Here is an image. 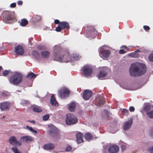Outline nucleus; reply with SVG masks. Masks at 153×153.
Segmentation results:
<instances>
[{
  "label": "nucleus",
  "mask_w": 153,
  "mask_h": 153,
  "mask_svg": "<svg viewBox=\"0 0 153 153\" xmlns=\"http://www.w3.org/2000/svg\"><path fill=\"white\" fill-rule=\"evenodd\" d=\"M54 48L52 56L53 60L65 62L70 61V55L68 51L59 46H56Z\"/></svg>",
  "instance_id": "nucleus-1"
},
{
  "label": "nucleus",
  "mask_w": 153,
  "mask_h": 153,
  "mask_svg": "<svg viewBox=\"0 0 153 153\" xmlns=\"http://www.w3.org/2000/svg\"><path fill=\"white\" fill-rule=\"evenodd\" d=\"M147 70L146 65L143 64L137 63L132 64L129 69L130 76H139L145 74Z\"/></svg>",
  "instance_id": "nucleus-2"
},
{
  "label": "nucleus",
  "mask_w": 153,
  "mask_h": 153,
  "mask_svg": "<svg viewBox=\"0 0 153 153\" xmlns=\"http://www.w3.org/2000/svg\"><path fill=\"white\" fill-rule=\"evenodd\" d=\"M22 79V75L20 73H14L8 78L10 82L14 85H17L20 83Z\"/></svg>",
  "instance_id": "nucleus-3"
},
{
  "label": "nucleus",
  "mask_w": 153,
  "mask_h": 153,
  "mask_svg": "<svg viewBox=\"0 0 153 153\" xmlns=\"http://www.w3.org/2000/svg\"><path fill=\"white\" fill-rule=\"evenodd\" d=\"M78 120L77 117L73 114L69 113L66 114L65 122L68 125H71L76 123Z\"/></svg>",
  "instance_id": "nucleus-4"
},
{
  "label": "nucleus",
  "mask_w": 153,
  "mask_h": 153,
  "mask_svg": "<svg viewBox=\"0 0 153 153\" xmlns=\"http://www.w3.org/2000/svg\"><path fill=\"white\" fill-rule=\"evenodd\" d=\"M49 134L53 135L54 138L58 139L59 138V132L57 128L53 125H50L48 126Z\"/></svg>",
  "instance_id": "nucleus-5"
},
{
  "label": "nucleus",
  "mask_w": 153,
  "mask_h": 153,
  "mask_svg": "<svg viewBox=\"0 0 153 153\" xmlns=\"http://www.w3.org/2000/svg\"><path fill=\"white\" fill-rule=\"evenodd\" d=\"M70 27V25L68 22L65 21L61 22L58 25V26L56 28L55 30L58 32H60L63 29H69Z\"/></svg>",
  "instance_id": "nucleus-6"
},
{
  "label": "nucleus",
  "mask_w": 153,
  "mask_h": 153,
  "mask_svg": "<svg viewBox=\"0 0 153 153\" xmlns=\"http://www.w3.org/2000/svg\"><path fill=\"white\" fill-rule=\"evenodd\" d=\"M70 94L69 90L66 88H64L60 90L58 92L59 96L62 98L68 97Z\"/></svg>",
  "instance_id": "nucleus-7"
},
{
  "label": "nucleus",
  "mask_w": 153,
  "mask_h": 153,
  "mask_svg": "<svg viewBox=\"0 0 153 153\" xmlns=\"http://www.w3.org/2000/svg\"><path fill=\"white\" fill-rule=\"evenodd\" d=\"M83 74L85 76H90L93 71L92 68L90 66L85 65L83 67L82 69Z\"/></svg>",
  "instance_id": "nucleus-8"
},
{
  "label": "nucleus",
  "mask_w": 153,
  "mask_h": 153,
  "mask_svg": "<svg viewBox=\"0 0 153 153\" xmlns=\"http://www.w3.org/2000/svg\"><path fill=\"white\" fill-rule=\"evenodd\" d=\"M8 141L12 145H16L17 146H20L22 144L21 142L17 141L16 137L14 136L10 137Z\"/></svg>",
  "instance_id": "nucleus-9"
},
{
  "label": "nucleus",
  "mask_w": 153,
  "mask_h": 153,
  "mask_svg": "<svg viewBox=\"0 0 153 153\" xmlns=\"http://www.w3.org/2000/svg\"><path fill=\"white\" fill-rule=\"evenodd\" d=\"M10 106V103L5 102L0 103V108L2 111H5L9 109Z\"/></svg>",
  "instance_id": "nucleus-10"
},
{
  "label": "nucleus",
  "mask_w": 153,
  "mask_h": 153,
  "mask_svg": "<svg viewBox=\"0 0 153 153\" xmlns=\"http://www.w3.org/2000/svg\"><path fill=\"white\" fill-rule=\"evenodd\" d=\"M15 52L17 54L22 55L24 53V50L21 45H18L15 48Z\"/></svg>",
  "instance_id": "nucleus-11"
},
{
  "label": "nucleus",
  "mask_w": 153,
  "mask_h": 153,
  "mask_svg": "<svg viewBox=\"0 0 153 153\" xmlns=\"http://www.w3.org/2000/svg\"><path fill=\"white\" fill-rule=\"evenodd\" d=\"M92 94V91L88 90H86L83 93V97L85 100H87L91 97Z\"/></svg>",
  "instance_id": "nucleus-12"
},
{
  "label": "nucleus",
  "mask_w": 153,
  "mask_h": 153,
  "mask_svg": "<svg viewBox=\"0 0 153 153\" xmlns=\"http://www.w3.org/2000/svg\"><path fill=\"white\" fill-rule=\"evenodd\" d=\"M2 15L3 17L8 20H13V16L9 12L7 11L4 12Z\"/></svg>",
  "instance_id": "nucleus-13"
},
{
  "label": "nucleus",
  "mask_w": 153,
  "mask_h": 153,
  "mask_svg": "<svg viewBox=\"0 0 153 153\" xmlns=\"http://www.w3.org/2000/svg\"><path fill=\"white\" fill-rule=\"evenodd\" d=\"M20 140L23 142L29 143L33 140V137L30 136H25L21 137Z\"/></svg>",
  "instance_id": "nucleus-14"
},
{
  "label": "nucleus",
  "mask_w": 153,
  "mask_h": 153,
  "mask_svg": "<svg viewBox=\"0 0 153 153\" xmlns=\"http://www.w3.org/2000/svg\"><path fill=\"white\" fill-rule=\"evenodd\" d=\"M133 122L132 119H131L128 121L125 122L123 126V128L125 130L129 129L131 127Z\"/></svg>",
  "instance_id": "nucleus-15"
},
{
  "label": "nucleus",
  "mask_w": 153,
  "mask_h": 153,
  "mask_svg": "<svg viewBox=\"0 0 153 153\" xmlns=\"http://www.w3.org/2000/svg\"><path fill=\"white\" fill-rule=\"evenodd\" d=\"M83 134L82 133L78 132L76 134V137L77 143L79 144L83 142L82 138Z\"/></svg>",
  "instance_id": "nucleus-16"
},
{
  "label": "nucleus",
  "mask_w": 153,
  "mask_h": 153,
  "mask_svg": "<svg viewBox=\"0 0 153 153\" xmlns=\"http://www.w3.org/2000/svg\"><path fill=\"white\" fill-rule=\"evenodd\" d=\"M119 150L118 147L114 145L111 146L108 149V151L110 153H117Z\"/></svg>",
  "instance_id": "nucleus-17"
},
{
  "label": "nucleus",
  "mask_w": 153,
  "mask_h": 153,
  "mask_svg": "<svg viewBox=\"0 0 153 153\" xmlns=\"http://www.w3.org/2000/svg\"><path fill=\"white\" fill-rule=\"evenodd\" d=\"M107 74V70L105 68H103L101 70L98 75L99 78H101L105 77Z\"/></svg>",
  "instance_id": "nucleus-18"
},
{
  "label": "nucleus",
  "mask_w": 153,
  "mask_h": 153,
  "mask_svg": "<svg viewBox=\"0 0 153 153\" xmlns=\"http://www.w3.org/2000/svg\"><path fill=\"white\" fill-rule=\"evenodd\" d=\"M111 51L109 50H105L102 51L100 53V56L102 58H107L110 56Z\"/></svg>",
  "instance_id": "nucleus-19"
},
{
  "label": "nucleus",
  "mask_w": 153,
  "mask_h": 153,
  "mask_svg": "<svg viewBox=\"0 0 153 153\" xmlns=\"http://www.w3.org/2000/svg\"><path fill=\"white\" fill-rule=\"evenodd\" d=\"M54 145L53 143H49L45 144L43 148L45 150H52L54 148Z\"/></svg>",
  "instance_id": "nucleus-20"
},
{
  "label": "nucleus",
  "mask_w": 153,
  "mask_h": 153,
  "mask_svg": "<svg viewBox=\"0 0 153 153\" xmlns=\"http://www.w3.org/2000/svg\"><path fill=\"white\" fill-rule=\"evenodd\" d=\"M88 33L91 35L94 34H97V31L94 28V27L92 26H90L88 27Z\"/></svg>",
  "instance_id": "nucleus-21"
},
{
  "label": "nucleus",
  "mask_w": 153,
  "mask_h": 153,
  "mask_svg": "<svg viewBox=\"0 0 153 153\" xmlns=\"http://www.w3.org/2000/svg\"><path fill=\"white\" fill-rule=\"evenodd\" d=\"M76 104L75 102H72L70 104L68 107V109L71 112H74L75 111Z\"/></svg>",
  "instance_id": "nucleus-22"
},
{
  "label": "nucleus",
  "mask_w": 153,
  "mask_h": 153,
  "mask_svg": "<svg viewBox=\"0 0 153 153\" xmlns=\"http://www.w3.org/2000/svg\"><path fill=\"white\" fill-rule=\"evenodd\" d=\"M33 56L35 59L38 60L41 59L39 53L36 51H34L32 52Z\"/></svg>",
  "instance_id": "nucleus-23"
},
{
  "label": "nucleus",
  "mask_w": 153,
  "mask_h": 153,
  "mask_svg": "<svg viewBox=\"0 0 153 153\" xmlns=\"http://www.w3.org/2000/svg\"><path fill=\"white\" fill-rule=\"evenodd\" d=\"M19 24L20 26L24 27L26 26L28 24V21L25 19H23L21 20L20 21H19Z\"/></svg>",
  "instance_id": "nucleus-24"
},
{
  "label": "nucleus",
  "mask_w": 153,
  "mask_h": 153,
  "mask_svg": "<svg viewBox=\"0 0 153 153\" xmlns=\"http://www.w3.org/2000/svg\"><path fill=\"white\" fill-rule=\"evenodd\" d=\"M50 102L53 105L56 106V105L57 104V102L53 95H52L51 96Z\"/></svg>",
  "instance_id": "nucleus-25"
},
{
  "label": "nucleus",
  "mask_w": 153,
  "mask_h": 153,
  "mask_svg": "<svg viewBox=\"0 0 153 153\" xmlns=\"http://www.w3.org/2000/svg\"><path fill=\"white\" fill-rule=\"evenodd\" d=\"M41 54L42 57L48 58L50 55L49 52L43 51L41 52Z\"/></svg>",
  "instance_id": "nucleus-26"
},
{
  "label": "nucleus",
  "mask_w": 153,
  "mask_h": 153,
  "mask_svg": "<svg viewBox=\"0 0 153 153\" xmlns=\"http://www.w3.org/2000/svg\"><path fill=\"white\" fill-rule=\"evenodd\" d=\"M84 136L85 139L88 140L91 139L93 137V136L92 134L89 132L85 134Z\"/></svg>",
  "instance_id": "nucleus-27"
},
{
  "label": "nucleus",
  "mask_w": 153,
  "mask_h": 153,
  "mask_svg": "<svg viewBox=\"0 0 153 153\" xmlns=\"http://www.w3.org/2000/svg\"><path fill=\"white\" fill-rule=\"evenodd\" d=\"M41 17L38 15H36L34 17L32 18V19L33 22L39 21L41 20Z\"/></svg>",
  "instance_id": "nucleus-28"
},
{
  "label": "nucleus",
  "mask_w": 153,
  "mask_h": 153,
  "mask_svg": "<svg viewBox=\"0 0 153 153\" xmlns=\"http://www.w3.org/2000/svg\"><path fill=\"white\" fill-rule=\"evenodd\" d=\"M36 75L34 74L32 72H30L28 74V75L27 76V78H28L29 79H31L33 78H35L36 77Z\"/></svg>",
  "instance_id": "nucleus-29"
},
{
  "label": "nucleus",
  "mask_w": 153,
  "mask_h": 153,
  "mask_svg": "<svg viewBox=\"0 0 153 153\" xmlns=\"http://www.w3.org/2000/svg\"><path fill=\"white\" fill-rule=\"evenodd\" d=\"M151 105L149 104H147L145 105L143 110L147 113V112H149V111L151 110Z\"/></svg>",
  "instance_id": "nucleus-30"
},
{
  "label": "nucleus",
  "mask_w": 153,
  "mask_h": 153,
  "mask_svg": "<svg viewBox=\"0 0 153 153\" xmlns=\"http://www.w3.org/2000/svg\"><path fill=\"white\" fill-rule=\"evenodd\" d=\"M33 111L37 112H40L42 111V110L38 106L33 107Z\"/></svg>",
  "instance_id": "nucleus-31"
},
{
  "label": "nucleus",
  "mask_w": 153,
  "mask_h": 153,
  "mask_svg": "<svg viewBox=\"0 0 153 153\" xmlns=\"http://www.w3.org/2000/svg\"><path fill=\"white\" fill-rule=\"evenodd\" d=\"M11 149L14 153H21L20 151H19L18 148L16 146L12 147Z\"/></svg>",
  "instance_id": "nucleus-32"
},
{
  "label": "nucleus",
  "mask_w": 153,
  "mask_h": 153,
  "mask_svg": "<svg viewBox=\"0 0 153 153\" xmlns=\"http://www.w3.org/2000/svg\"><path fill=\"white\" fill-rule=\"evenodd\" d=\"M26 127L27 129H28L31 132L34 133L36 134H37V131L36 130L33 129L32 127H30L28 126H27Z\"/></svg>",
  "instance_id": "nucleus-33"
},
{
  "label": "nucleus",
  "mask_w": 153,
  "mask_h": 153,
  "mask_svg": "<svg viewBox=\"0 0 153 153\" xmlns=\"http://www.w3.org/2000/svg\"><path fill=\"white\" fill-rule=\"evenodd\" d=\"M147 116L151 118H153V110H152L146 113Z\"/></svg>",
  "instance_id": "nucleus-34"
},
{
  "label": "nucleus",
  "mask_w": 153,
  "mask_h": 153,
  "mask_svg": "<svg viewBox=\"0 0 153 153\" xmlns=\"http://www.w3.org/2000/svg\"><path fill=\"white\" fill-rule=\"evenodd\" d=\"M129 56L131 57L137 58L138 57L139 55L135 52H134L129 54Z\"/></svg>",
  "instance_id": "nucleus-35"
},
{
  "label": "nucleus",
  "mask_w": 153,
  "mask_h": 153,
  "mask_svg": "<svg viewBox=\"0 0 153 153\" xmlns=\"http://www.w3.org/2000/svg\"><path fill=\"white\" fill-rule=\"evenodd\" d=\"M37 48L38 50H42L46 49V47L45 46L41 45H38Z\"/></svg>",
  "instance_id": "nucleus-36"
},
{
  "label": "nucleus",
  "mask_w": 153,
  "mask_h": 153,
  "mask_svg": "<svg viewBox=\"0 0 153 153\" xmlns=\"http://www.w3.org/2000/svg\"><path fill=\"white\" fill-rule=\"evenodd\" d=\"M122 113L124 115H128L129 113V111L127 109L124 108L122 111Z\"/></svg>",
  "instance_id": "nucleus-37"
},
{
  "label": "nucleus",
  "mask_w": 153,
  "mask_h": 153,
  "mask_svg": "<svg viewBox=\"0 0 153 153\" xmlns=\"http://www.w3.org/2000/svg\"><path fill=\"white\" fill-rule=\"evenodd\" d=\"M10 71L5 70L4 71L3 73V74L4 76H6L8 75L9 73L10 72Z\"/></svg>",
  "instance_id": "nucleus-38"
},
{
  "label": "nucleus",
  "mask_w": 153,
  "mask_h": 153,
  "mask_svg": "<svg viewBox=\"0 0 153 153\" xmlns=\"http://www.w3.org/2000/svg\"><path fill=\"white\" fill-rule=\"evenodd\" d=\"M49 117V114H46L43 116L42 119L44 121H46L48 120Z\"/></svg>",
  "instance_id": "nucleus-39"
},
{
  "label": "nucleus",
  "mask_w": 153,
  "mask_h": 153,
  "mask_svg": "<svg viewBox=\"0 0 153 153\" xmlns=\"http://www.w3.org/2000/svg\"><path fill=\"white\" fill-rule=\"evenodd\" d=\"M149 60L151 62H153V53H151L149 57Z\"/></svg>",
  "instance_id": "nucleus-40"
},
{
  "label": "nucleus",
  "mask_w": 153,
  "mask_h": 153,
  "mask_svg": "<svg viewBox=\"0 0 153 153\" xmlns=\"http://www.w3.org/2000/svg\"><path fill=\"white\" fill-rule=\"evenodd\" d=\"M72 147L71 146L69 145L67 146L65 149V150L68 152H69L71 150Z\"/></svg>",
  "instance_id": "nucleus-41"
},
{
  "label": "nucleus",
  "mask_w": 153,
  "mask_h": 153,
  "mask_svg": "<svg viewBox=\"0 0 153 153\" xmlns=\"http://www.w3.org/2000/svg\"><path fill=\"white\" fill-rule=\"evenodd\" d=\"M104 112L105 114V115L107 116V117H109L110 114L108 112V110L105 109L104 110Z\"/></svg>",
  "instance_id": "nucleus-42"
},
{
  "label": "nucleus",
  "mask_w": 153,
  "mask_h": 153,
  "mask_svg": "<svg viewBox=\"0 0 153 153\" xmlns=\"http://www.w3.org/2000/svg\"><path fill=\"white\" fill-rule=\"evenodd\" d=\"M143 27L144 29L146 31L149 30L150 29V27L149 26L147 25L144 26Z\"/></svg>",
  "instance_id": "nucleus-43"
},
{
  "label": "nucleus",
  "mask_w": 153,
  "mask_h": 153,
  "mask_svg": "<svg viewBox=\"0 0 153 153\" xmlns=\"http://www.w3.org/2000/svg\"><path fill=\"white\" fill-rule=\"evenodd\" d=\"M74 58L76 60H78L80 58V56L79 55H74Z\"/></svg>",
  "instance_id": "nucleus-44"
},
{
  "label": "nucleus",
  "mask_w": 153,
  "mask_h": 153,
  "mask_svg": "<svg viewBox=\"0 0 153 153\" xmlns=\"http://www.w3.org/2000/svg\"><path fill=\"white\" fill-rule=\"evenodd\" d=\"M121 149L122 151H123L126 148V146L124 145H122L121 146Z\"/></svg>",
  "instance_id": "nucleus-45"
},
{
  "label": "nucleus",
  "mask_w": 153,
  "mask_h": 153,
  "mask_svg": "<svg viewBox=\"0 0 153 153\" xmlns=\"http://www.w3.org/2000/svg\"><path fill=\"white\" fill-rule=\"evenodd\" d=\"M16 6V4L15 3H13L10 4V7L11 8H14Z\"/></svg>",
  "instance_id": "nucleus-46"
},
{
  "label": "nucleus",
  "mask_w": 153,
  "mask_h": 153,
  "mask_svg": "<svg viewBox=\"0 0 153 153\" xmlns=\"http://www.w3.org/2000/svg\"><path fill=\"white\" fill-rule=\"evenodd\" d=\"M134 108L133 106H131L129 108V110L131 112H133L134 111Z\"/></svg>",
  "instance_id": "nucleus-47"
},
{
  "label": "nucleus",
  "mask_w": 153,
  "mask_h": 153,
  "mask_svg": "<svg viewBox=\"0 0 153 153\" xmlns=\"http://www.w3.org/2000/svg\"><path fill=\"white\" fill-rule=\"evenodd\" d=\"M104 103V101L103 100H101L99 101V103L100 105H103Z\"/></svg>",
  "instance_id": "nucleus-48"
},
{
  "label": "nucleus",
  "mask_w": 153,
  "mask_h": 153,
  "mask_svg": "<svg viewBox=\"0 0 153 153\" xmlns=\"http://www.w3.org/2000/svg\"><path fill=\"white\" fill-rule=\"evenodd\" d=\"M126 51H125L124 50L121 49L119 51V53L120 54H123L126 53Z\"/></svg>",
  "instance_id": "nucleus-49"
},
{
  "label": "nucleus",
  "mask_w": 153,
  "mask_h": 153,
  "mask_svg": "<svg viewBox=\"0 0 153 153\" xmlns=\"http://www.w3.org/2000/svg\"><path fill=\"white\" fill-rule=\"evenodd\" d=\"M148 150L150 151L151 153H153V146L152 147H149L148 149Z\"/></svg>",
  "instance_id": "nucleus-50"
},
{
  "label": "nucleus",
  "mask_w": 153,
  "mask_h": 153,
  "mask_svg": "<svg viewBox=\"0 0 153 153\" xmlns=\"http://www.w3.org/2000/svg\"><path fill=\"white\" fill-rule=\"evenodd\" d=\"M54 23L56 24H58L59 23H60V22H59V21L58 20V19H56L54 20Z\"/></svg>",
  "instance_id": "nucleus-51"
},
{
  "label": "nucleus",
  "mask_w": 153,
  "mask_h": 153,
  "mask_svg": "<svg viewBox=\"0 0 153 153\" xmlns=\"http://www.w3.org/2000/svg\"><path fill=\"white\" fill-rule=\"evenodd\" d=\"M17 3L18 5H22L23 4V2L22 1H17Z\"/></svg>",
  "instance_id": "nucleus-52"
},
{
  "label": "nucleus",
  "mask_w": 153,
  "mask_h": 153,
  "mask_svg": "<svg viewBox=\"0 0 153 153\" xmlns=\"http://www.w3.org/2000/svg\"><path fill=\"white\" fill-rule=\"evenodd\" d=\"M27 121L29 122H30L32 123L33 124H35V122L34 120H28Z\"/></svg>",
  "instance_id": "nucleus-53"
},
{
  "label": "nucleus",
  "mask_w": 153,
  "mask_h": 153,
  "mask_svg": "<svg viewBox=\"0 0 153 153\" xmlns=\"http://www.w3.org/2000/svg\"><path fill=\"white\" fill-rule=\"evenodd\" d=\"M151 134L152 136L153 137V129L151 130Z\"/></svg>",
  "instance_id": "nucleus-54"
},
{
  "label": "nucleus",
  "mask_w": 153,
  "mask_h": 153,
  "mask_svg": "<svg viewBox=\"0 0 153 153\" xmlns=\"http://www.w3.org/2000/svg\"><path fill=\"white\" fill-rule=\"evenodd\" d=\"M2 68V67L1 66H0V71L1 70Z\"/></svg>",
  "instance_id": "nucleus-55"
}]
</instances>
